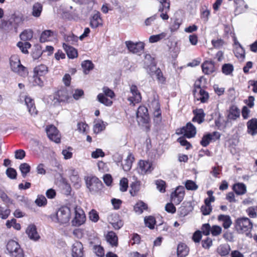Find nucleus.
I'll return each mask as SVG.
<instances>
[{
    "label": "nucleus",
    "instance_id": "nucleus-1",
    "mask_svg": "<svg viewBox=\"0 0 257 257\" xmlns=\"http://www.w3.org/2000/svg\"><path fill=\"white\" fill-rule=\"evenodd\" d=\"M235 228L239 233H245L246 236L251 238L252 234L250 231L252 228V223L246 217H239L235 221Z\"/></svg>",
    "mask_w": 257,
    "mask_h": 257
},
{
    "label": "nucleus",
    "instance_id": "nucleus-2",
    "mask_svg": "<svg viewBox=\"0 0 257 257\" xmlns=\"http://www.w3.org/2000/svg\"><path fill=\"white\" fill-rule=\"evenodd\" d=\"M71 216V212L70 208L67 206L60 207L56 213L52 214L50 218L55 222L60 224L68 223Z\"/></svg>",
    "mask_w": 257,
    "mask_h": 257
},
{
    "label": "nucleus",
    "instance_id": "nucleus-3",
    "mask_svg": "<svg viewBox=\"0 0 257 257\" xmlns=\"http://www.w3.org/2000/svg\"><path fill=\"white\" fill-rule=\"evenodd\" d=\"M10 62L11 69L13 72L23 77L28 75L27 68L21 64L20 59L17 56H12Z\"/></svg>",
    "mask_w": 257,
    "mask_h": 257
},
{
    "label": "nucleus",
    "instance_id": "nucleus-4",
    "mask_svg": "<svg viewBox=\"0 0 257 257\" xmlns=\"http://www.w3.org/2000/svg\"><path fill=\"white\" fill-rule=\"evenodd\" d=\"M76 200V198H74ZM74 202L76 203L74 207L75 211V217L72 220V224L75 226H80L85 221V215L83 210L79 207L78 204L80 203V200L78 199L77 201L75 200Z\"/></svg>",
    "mask_w": 257,
    "mask_h": 257
},
{
    "label": "nucleus",
    "instance_id": "nucleus-5",
    "mask_svg": "<svg viewBox=\"0 0 257 257\" xmlns=\"http://www.w3.org/2000/svg\"><path fill=\"white\" fill-rule=\"evenodd\" d=\"M7 249L12 257H24V254L20 244L14 240L8 241Z\"/></svg>",
    "mask_w": 257,
    "mask_h": 257
},
{
    "label": "nucleus",
    "instance_id": "nucleus-6",
    "mask_svg": "<svg viewBox=\"0 0 257 257\" xmlns=\"http://www.w3.org/2000/svg\"><path fill=\"white\" fill-rule=\"evenodd\" d=\"M87 187L90 192H99L103 188L101 181L95 176H88L85 178Z\"/></svg>",
    "mask_w": 257,
    "mask_h": 257
},
{
    "label": "nucleus",
    "instance_id": "nucleus-7",
    "mask_svg": "<svg viewBox=\"0 0 257 257\" xmlns=\"http://www.w3.org/2000/svg\"><path fill=\"white\" fill-rule=\"evenodd\" d=\"M68 98V94L66 89L59 90L53 96H51V99L54 105L67 101Z\"/></svg>",
    "mask_w": 257,
    "mask_h": 257
},
{
    "label": "nucleus",
    "instance_id": "nucleus-8",
    "mask_svg": "<svg viewBox=\"0 0 257 257\" xmlns=\"http://www.w3.org/2000/svg\"><path fill=\"white\" fill-rule=\"evenodd\" d=\"M125 44L128 50L134 54L142 53L145 48V43L143 42L134 43L132 41H126Z\"/></svg>",
    "mask_w": 257,
    "mask_h": 257
},
{
    "label": "nucleus",
    "instance_id": "nucleus-9",
    "mask_svg": "<svg viewBox=\"0 0 257 257\" xmlns=\"http://www.w3.org/2000/svg\"><path fill=\"white\" fill-rule=\"evenodd\" d=\"M137 118L139 123L143 124L149 122V116L148 108L145 106H140L137 112Z\"/></svg>",
    "mask_w": 257,
    "mask_h": 257
},
{
    "label": "nucleus",
    "instance_id": "nucleus-10",
    "mask_svg": "<svg viewBox=\"0 0 257 257\" xmlns=\"http://www.w3.org/2000/svg\"><path fill=\"white\" fill-rule=\"evenodd\" d=\"M46 132L50 140L56 143L60 142V135L54 125H50L47 126L46 128Z\"/></svg>",
    "mask_w": 257,
    "mask_h": 257
},
{
    "label": "nucleus",
    "instance_id": "nucleus-11",
    "mask_svg": "<svg viewBox=\"0 0 257 257\" xmlns=\"http://www.w3.org/2000/svg\"><path fill=\"white\" fill-rule=\"evenodd\" d=\"M160 3L159 11L161 12L160 17L163 20H167L169 19L168 13L170 11V1L169 0H159Z\"/></svg>",
    "mask_w": 257,
    "mask_h": 257
},
{
    "label": "nucleus",
    "instance_id": "nucleus-12",
    "mask_svg": "<svg viewBox=\"0 0 257 257\" xmlns=\"http://www.w3.org/2000/svg\"><path fill=\"white\" fill-rule=\"evenodd\" d=\"M203 72L205 75H210L215 72L217 68L215 66V63L212 60L205 61L201 65Z\"/></svg>",
    "mask_w": 257,
    "mask_h": 257
},
{
    "label": "nucleus",
    "instance_id": "nucleus-13",
    "mask_svg": "<svg viewBox=\"0 0 257 257\" xmlns=\"http://www.w3.org/2000/svg\"><path fill=\"white\" fill-rule=\"evenodd\" d=\"M178 134H184V136L187 138H193L196 134V127L191 122H188L185 126L182 128L180 133Z\"/></svg>",
    "mask_w": 257,
    "mask_h": 257
},
{
    "label": "nucleus",
    "instance_id": "nucleus-14",
    "mask_svg": "<svg viewBox=\"0 0 257 257\" xmlns=\"http://www.w3.org/2000/svg\"><path fill=\"white\" fill-rule=\"evenodd\" d=\"M67 173L72 183H73V186L76 188H80L81 180L79 177L78 172L73 168H70L67 170Z\"/></svg>",
    "mask_w": 257,
    "mask_h": 257
},
{
    "label": "nucleus",
    "instance_id": "nucleus-15",
    "mask_svg": "<svg viewBox=\"0 0 257 257\" xmlns=\"http://www.w3.org/2000/svg\"><path fill=\"white\" fill-rule=\"evenodd\" d=\"M57 36V34L56 32L51 30H46L42 32L40 37V42L45 43L51 41L53 39H55Z\"/></svg>",
    "mask_w": 257,
    "mask_h": 257
},
{
    "label": "nucleus",
    "instance_id": "nucleus-16",
    "mask_svg": "<svg viewBox=\"0 0 257 257\" xmlns=\"http://www.w3.org/2000/svg\"><path fill=\"white\" fill-rule=\"evenodd\" d=\"M130 90L132 94V96L128 97V100L134 104L140 102L141 101L142 97L137 86L135 85H132Z\"/></svg>",
    "mask_w": 257,
    "mask_h": 257
},
{
    "label": "nucleus",
    "instance_id": "nucleus-17",
    "mask_svg": "<svg viewBox=\"0 0 257 257\" xmlns=\"http://www.w3.org/2000/svg\"><path fill=\"white\" fill-rule=\"evenodd\" d=\"M209 197L205 199V205L202 206L201 210L202 214L204 215H207L210 214L212 210V207L210 206V203L215 200V198L212 195V194H209Z\"/></svg>",
    "mask_w": 257,
    "mask_h": 257
},
{
    "label": "nucleus",
    "instance_id": "nucleus-18",
    "mask_svg": "<svg viewBox=\"0 0 257 257\" xmlns=\"http://www.w3.org/2000/svg\"><path fill=\"white\" fill-rule=\"evenodd\" d=\"M156 66V62L154 58L149 54H147L145 56L144 59V68L146 69L147 72L151 70L155 69Z\"/></svg>",
    "mask_w": 257,
    "mask_h": 257
},
{
    "label": "nucleus",
    "instance_id": "nucleus-19",
    "mask_svg": "<svg viewBox=\"0 0 257 257\" xmlns=\"http://www.w3.org/2000/svg\"><path fill=\"white\" fill-rule=\"evenodd\" d=\"M234 3L235 5V15L244 13L248 8L247 5L243 0H234Z\"/></svg>",
    "mask_w": 257,
    "mask_h": 257
},
{
    "label": "nucleus",
    "instance_id": "nucleus-20",
    "mask_svg": "<svg viewBox=\"0 0 257 257\" xmlns=\"http://www.w3.org/2000/svg\"><path fill=\"white\" fill-rule=\"evenodd\" d=\"M63 48L66 53L67 56L70 59H74L78 56L77 49L66 43H63Z\"/></svg>",
    "mask_w": 257,
    "mask_h": 257
},
{
    "label": "nucleus",
    "instance_id": "nucleus-21",
    "mask_svg": "<svg viewBox=\"0 0 257 257\" xmlns=\"http://www.w3.org/2000/svg\"><path fill=\"white\" fill-rule=\"evenodd\" d=\"M25 101L31 115H36L38 111L36 108L34 100L30 97L26 96L25 98Z\"/></svg>",
    "mask_w": 257,
    "mask_h": 257
},
{
    "label": "nucleus",
    "instance_id": "nucleus-22",
    "mask_svg": "<svg viewBox=\"0 0 257 257\" xmlns=\"http://www.w3.org/2000/svg\"><path fill=\"white\" fill-rule=\"evenodd\" d=\"M26 233L31 239L34 241L38 240L40 238V236L37 231L36 227L33 224L28 226L26 229Z\"/></svg>",
    "mask_w": 257,
    "mask_h": 257
},
{
    "label": "nucleus",
    "instance_id": "nucleus-23",
    "mask_svg": "<svg viewBox=\"0 0 257 257\" xmlns=\"http://www.w3.org/2000/svg\"><path fill=\"white\" fill-rule=\"evenodd\" d=\"M102 20L100 17V14L97 12L94 14L90 19V25L92 28H96L98 26L102 25Z\"/></svg>",
    "mask_w": 257,
    "mask_h": 257
},
{
    "label": "nucleus",
    "instance_id": "nucleus-24",
    "mask_svg": "<svg viewBox=\"0 0 257 257\" xmlns=\"http://www.w3.org/2000/svg\"><path fill=\"white\" fill-rule=\"evenodd\" d=\"M83 248V245L81 242H77L74 244L72 247V256L82 257Z\"/></svg>",
    "mask_w": 257,
    "mask_h": 257
},
{
    "label": "nucleus",
    "instance_id": "nucleus-25",
    "mask_svg": "<svg viewBox=\"0 0 257 257\" xmlns=\"http://www.w3.org/2000/svg\"><path fill=\"white\" fill-rule=\"evenodd\" d=\"M194 116L192 119L193 122H197L199 124L201 123L204 120L205 114L202 109H197L193 110Z\"/></svg>",
    "mask_w": 257,
    "mask_h": 257
},
{
    "label": "nucleus",
    "instance_id": "nucleus-26",
    "mask_svg": "<svg viewBox=\"0 0 257 257\" xmlns=\"http://www.w3.org/2000/svg\"><path fill=\"white\" fill-rule=\"evenodd\" d=\"M152 105L155 107L154 112V119L157 122H161L162 120V114L159 101L155 100L152 102Z\"/></svg>",
    "mask_w": 257,
    "mask_h": 257
},
{
    "label": "nucleus",
    "instance_id": "nucleus-27",
    "mask_svg": "<svg viewBox=\"0 0 257 257\" xmlns=\"http://www.w3.org/2000/svg\"><path fill=\"white\" fill-rule=\"evenodd\" d=\"M247 132L252 136L257 134V119L252 118L247 122Z\"/></svg>",
    "mask_w": 257,
    "mask_h": 257
},
{
    "label": "nucleus",
    "instance_id": "nucleus-28",
    "mask_svg": "<svg viewBox=\"0 0 257 257\" xmlns=\"http://www.w3.org/2000/svg\"><path fill=\"white\" fill-rule=\"evenodd\" d=\"M147 72L151 76H153V75L155 74L157 80L161 83H164L166 81V78L163 76L161 69L159 68H157L156 66L155 67V69L153 70H152L151 69Z\"/></svg>",
    "mask_w": 257,
    "mask_h": 257
},
{
    "label": "nucleus",
    "instance_id": "nucleus-29",
    "mask_svg": "<svg viewBox=\"0 0 257 257\" xmlns=\"http://www.w3.org/2000/svg\"><path fill=\"white\" fill-rule=\"evenodd\" d=\"M193 94L197 100H200L202 103L206 102L209 98L208 92L203 89H200L198 92L196 91Z\"/></svg>",
    "mask_w": 257,
    "mask_h": 257
},
{
    "label": "nucleus",
    "instance_id": "nucleus-30",
    "mask_svg": "<svg viewBox=\"0 0 257 257\" xmlns=\"http://www.w3.org/2000/svg\"><path fill=\"white\" fill-rule=\"evenodd\" d=\"M240 116L239 109L235 105L231 106L229 110L227 115L228 119L229 120H235Z\"/></svg>",
    "mask_w": 257,
    "mask_h": 257
},
{
    "label": "nucleus",
    "instance_id": "nucleus-31",
    "mask_svg": "<svg viewBox=\"0 0 257 257\" xmlns=\"http://www.w3.org/2000/svg\"><path fill=\"white\" fill-rule=\"evenodd\" d=\"M134 158L132 154H129L126 159L122 163V167L123 170L125 171H128L131 170Z\"/></svg>",
    "mask_w": 257,
    "mask_h": 257
},
{
    "label": "nucleus",
    "instance_id": "nucleus-32",
    "mask_svg": "<svg viewBox=\"0 0 257 257\" xmlns=\"http://www.w3.org/2000/svg\"><path fill=\"white\" fill-rule=\"evenodd\" d=\"M236 46L234 53L235 56L238 59H243L245 58V50L238 42H234Z\"/></svg>",
    "mask_w": 257,
    "mask_h": 257
},
{
    "label": "nucleus",
    "instance_id": "nucleus-33",
    "mask_svg": "<svg viewBox=\"0 0 257 257\" xmlns=\"http://www.w3.org/2000/svg\"><path fill=\"white\" fill-rule=\"evenodd\" d=\"M48 72V67L44 64L38 65L34 69V74L41 76H45Z\"/></svg>",
    "mask_w": 257,
    "mask_h": 257
},
{
    "label": "nucleus",
    "instance_id": "nucleus-34",
    "mask_svg": "<svg viewBox=\"0 0 257 257\" xmlns=\"http://www.w3.org/2000/svg\"><path fill=\"white\" fill-rule=\"evenodd\" d=\"M43 10V6L39 3H36L32 7V15L36 18H38L41 16Z\"/></svg>",
    "mask_w": 257,
    "mask_h": 257
},
{
    "label": "nucleus",
    "instance_id": "nucleus-35",
    "mask_svg": "<svg viewBox=\"0 0 257 257\" xmlns=\"http://www.w3.org/2000/svg\"><path fill=\"white\" fill-rule=\"evenodd\" d=\"M139 166L141 170V173H146L151 171L152 165L149 161L141 160L139 162Z\"/></svg>",
    "mask_w": 257,
    "mask_h": 257
},
{
    "label": "nucleus",
    "instance_id": "nucleus-36",
    "mask_svg": "<svg viewBox=\"0 0 257 257\" xmlns=\"http://www.w3.org/2000/svg\"><path fill=\"white\" fill-rule=\"evenodd\" d=\"M218 219L222 222V225L225 229L228 228L232 224L230 217L228 215H220L218 216Z\"/></svg>",
    "mask_w": 257,
    "mask_h": 257
},
{
    "label": "nucleus",
    "instance_id": "nucleus-37",
    "mask_svg": "<svg viewBox=\"0 0 257 257\" xmlns=\"http://www.w3.org/2000/svg\"><path fill=\"white\" fill-rule=\"evenodd\" d=\"M148 209L147 204L142 201H138L134 206V211L138 214H142L144 210Z\"/></svg>",
    "mask_w": 257,
    "mask_h": 257
},
{
    "label": "nucleus",
    "instance_id": "nucleus-38",
    "mask_svg": "<svg viewBox=\"0 0 257 257\" xmlns=\"http://www.w3.org/2000/svg\"><path fill=\"white\" fill-rule=\"evenodd\" d=\"M189 249L186 245L184 243H179L177 247V255L179 257H185L188 253Z\"/></svg>",
    "mask_w": 257,
    "mask_h": 257
},
{
    "label": "nucleus",
    "instance_id": "nucleus-39",
    "mask_svg": "<svg viewBox=\"0 0 257 257\" xmlns=\"http://www.w3.org/2000/svg\"><path fill=\"white\" fill-rule=\"evenodd\" d=\"M106 240L112 246L117 245V237L116 234L113 231L108 232L106 236Z\"/></svg>",
    "mask_w": 257,
    "mask_h": 257
},
{
    "label": "nucleus",
    "instance_id": "nucleus-40",
    "mask_svg": "<svg viewBox=\"0 0 257 257\" xmlns=\"http://www.w3.org/2000/svg\"><path fill=\"white\" fill-rule=\"evenodd\" d=\"M63 37L65 42L68 43L67 44L75 45L78 40V37L73 33L65 34L64 35Z\"/></svg>",
    "mask_w": 257,
    "mask_h": 257
},
{
    "label": "nucleus",
    "instance_id": "nucleus-41",
    "mask_svg": "<svg viewBox=\"0 0 257 257\" xmlns=\"http://www.w3.org/2000/svg\"><path fill=\"white\" fill-rule=\"evenodd\" d=\"M234 71V66L232 64L225 63L222 65L221 71L225 75H232Z\"/></svg>",
    "mask_w": 257,
    "mask_h": 257
},
{
    "label": "nucleus",
    "instance_id": "nucleus-42",
    "mask_svg": "<svg viewBox=\"0 0 257 257\" xmlns=\"http://www.w3.org/2000/svg\"><path fill=\"white\" fill-rule=\"evenodd\" d=\"M22 41L27 42L32 39L33 37V31L31 29L24 30L20 35Z\"/></svg>",
    "mask_w": 257,
    "mask_h": 257
},
{
    "label": "nucleus",
    "instance_id": "nucleus-43",
    "mask_svg": "<svg viewBox=\"0 0 257 257\" xmlns=\"http://www.w3.org/2000/svg\"><path fill=\"white\" fill-rule=\"evenodd\" d=\"M230 250V246L227 244H221L217 249V252L221 256H225L228 254Z\"/></svg>",
    "mask_w": 257,
    "mask_h": 257
},
{
    "label": "nucleus",
    "instance_id": "nucleus-44",
    "mask_svg": "<svg viewBox=\"0 0 257 257\" xmlns=\"http://www.w3.org/2000/svg\"><path fill=\"white\" fill-rule=\"evenodd\" d=\"M81 66L83 69L84 73L87 74L89 71L93 69L94 65L90 60H85L82 62Z\"/></svg>",
    "mask_w": 257,
    "mask_h": 257
},
{
    "label": "nucleus",
    "instance_id": "nucleus-45",
    "mask_svg": "<svg viewBox=\"0 0 257 257\" xmlns=\"http://www.w3.org/2000/svg\"><path fill=\"white\" fill-rule=\"evenodd\" d=\"M144 222L145 225L151 229L154 228V225L156 224L155 218L153 216H146L144 218Z\"/></svg>",
    "mask_w": 257,
    "mask_h": 257
},
{
    "label": "nucleus",
    "instance_id": "nucleus-46",
    "mask_svg": "<svg viewBox=\"0 0 257 257\" xmlns=\"http://www.w3.org/2000/svg\"><path fill=\"white\" fill-rule=\"evenodd\" d=\"M97 98L99 102L106 106H111L112 104V100L107 98L103 93L98 94Z\"/></svg>",
    "mask_w": 257,
    "mask_h": 257
},
{
    "label": "nucleus",
    "instance_id": "nucleus-47",
    "mask_svg": "<svg viewBox=\"0 0 257 257\" xmlns=\"http://www.w3.org/2000/svg\"><path fill=\"white\" fill-rule=\"evenodd\" d=\"M106 126V123L102 120L98 121L93 126V131L95 134H99L103 131Z\"/></svg>",
    "mask_w": 257,
    "mask_h": 257
},
{
    "label": "nucleus",
    "instance_id": "nucleus-48",
    "mask_svg": "<svg viewBox=\"0 0 257 257\" xmlns=\"http://www.w3.org/2000/svg\"><path fill=\"white\" fill-rule=\"evenodd\" d=\"M232 189L234 193H245L246 186L242 183H237L233 185Z\"/></svg>",
    "mask_w": 257,
    "mask_h": 257
},
{
    "label": "nucleus",
    "instance_id": "nucleus-49",
    "mask_svg": "<svg viewBox=\"0 0 257 257\" xmlns=\"http://www.w3.org/2000/svg\"><path fill=\"white\" fill-rule=\"evenodd\" d=\"M17 45L20 48L21 51L24 54H28V49L30 48L31 47V44L28 42H19Z\"/></svg>",
    "mask_w": 257,
    "mask_h": 257
},
{
    "label": "nucleus",
    "instance_id": "nucleus-50",
    "mask_svg": "<svg viewBox=\"0 0 257 257\" xmlns=\"http://www.w3.org/2000/svg\"><path fill=\"white\" fill-rule=\"evenodd\" d=\"M11 213V210L7 206H0V218L6 219Z\"/></svg>",
    "mask_w": 257,
    "mask_h": 257
},
{
    "label": "nucleus",
    "instance_id": "nucleus-51",
    "mask_svg": "<svg viewBox=\"0 0 257 257\" xmlns=\"http://www.w3.org/2000/svg\"><path fill=\"white\" fill-rule=\"evenodd\" d=\"M19 168L21 172L22 175L24 178L26 177L27 174L30 172L31 170L30 166L26 163L21 164L20 165Z\"/></svg>",
    "mask_w": 257,
    "mask_h": 257
},
{
    "label": "nucleus",
    "instance_id": "nucleus-52",
    "mask_svg": "<svg viewBox=\"0 0 257 257\" xmlns=\"http://www.w3.org/2000/svg\"><path fill=\"white\" fill-rule=\"evenodd\" d=\"M184 194H171V200L174 204H179L184 198Z\"/></svg>",
    "mask_w": 257,
    "mask_h": 257
},
{
    "label": "nucleus",
    "instance_id": "nucleus-53",
    "mask_svg": "<svg viewBox=\"0 0 257 257\" xmlns=\"http://www.w3.org/2000/svg\"><path fill=\"white\" fill-rule=\"evenodd\" d=\"M212 141L211 134L208 133L206 135H205L203 136L201 141L200 144L204 147H207L210 143Z\"/></svg>",
    "mask_w": 257,
    "mask_h": 257
},
{
    "label": "nucleus",
    "instance_id": "nucleus-54",
    "mask_svg": "<svg viewBox=\"0 0 257 257\" xmlns=\"http://www.w3.org/2000/svg\"><path fill=\"white\" fill-rule=\"evenodd\" d=\"M166 36V34L165 33H162L158 35L151 36L149 38V42L152 43L157 42L164 38Z\"/></svg>",
    "mask_w": 257,
    "mask_h": 257
},
{
    "label": "nucleus",
    "instance_id": "nucleus-55",
    "mask_svg": "<svg viewBox=\"0 0 257 257\" xmlns=\"http://www.w3.org/2000/svg\"><path fill=\"white\" fill-rule=\"evenodd\" d=\"M47 199L43 195H39L35 200V203L39 207L44 206L47 204Z\"/></svg>",
    "mask_w": 257,
    "mask_h": 257
},
{
    "label": "nucleus",
    "instance_id": "nucleus-56",
    "mask_svg": "<svg viewBox=\"0 0 257 257\" xmlns=\"http://www.w3.org/2000/svg\"><path fill=\"white\" fill-rule=\"evenodd\" d=\"M141 182L139 181L136 180L133 182L131 185V190L129 193H137L139 191L140 189Z\"/></svg>",
    "mask_w": 257,
    "mask_h": 257
},
{
    "label": "nucleus",
    "instance_id": "nucleus-57",
    "mask_svg": "<svg viewBox=\"0 0 257 257\" xmlns=\"http://www.w3.org/2000/svg\"><path fill=\"white\" fill-rule=\"evenodd\" d=\"M13 22L17 26L21 25L24 21V17L22 14L14 15L13 17Z\"/></svg>",
    "mask_w": 257,
    "mask_h": 257
},
{
    "label": "nucleus",
    "instance_id": "nucleus-58",
    "mask_svg": "<svg viewBox=\"0 0 257 257\" xmlns=\"http://www.w3.org/2000/svg\"><path fill=\"white\" fill-rule=\"evenodd\" d=\"M41 76H39L34 74L33 77V85L34 86H39L42 87L44 85V82L43 80L40 78Z\"/></svg>",
    "mask_w": 257,
    "mask_h": 257
},
{
    "label": "nucleus",
    "instance_id": "nucleus-59",
    "mask_svg": "<svg viewBox=\"0 0 257 257\" xmlns=\"http://www.w3.org/2000/svg\"><path fill=\"white\" fill-rule=\"evenodd\" d=\"M155 184L158 190L161 192L166 191V182L162 180H157L155 181Z\"/></svg>",
    "mask_w": 257,
    "mask_h": 257
},
{
    "label": "nucleus",
    "instance_id": "nucleus-60",
    "mask_svg": "<svg viewBox=\"0 0 257 257\" xmlns=\"http://www.w3.org/2000/svg\"><path fill=\"white\" fill-rule=\"evenodd\" d=\"M72 148L69 147L66 149H64L62 151V154L64 156V158L65 160L70 159L72 157Z\"/></svg>",
    "mask_w": 257,
    "mask_h": 257
},
{
    "label": "nucleus",
    "instance_id": "nucleus-61",
    "mask_svg": "<svg viewBox=\"0 0 257 257\" xmlns=\"http://www.w3.org/2000/svg\"><path fill=\"white\" fill-rule=\"evenodd\" d=\"M120 190L121 192L126 191L128 188V180L126 178H122L119 182Z\"/></svg>",
    "mask_w": 257,
    "mask_h": 257
},
{
    "label": "nucleus",
    "instance_id": "nucleus-62",
    "mask_svg": "<svg viewBox=\"0 0 257 257\" xmlns=\"http://www.w3.org/2000/svg\"><path fill=\"white\" fill-rule=\"evenodd\" d=\"M102 91L103 94L106 97H110V98H113L115 96L114 92L111 89L109 88L108 87H103L102 88Z\"/></svg>",
    "mask_w": 257,
    "mask_h": 257
},
{
    "label": "nucleus",
    "instance_id": "nucleus-63",
    "mask_svg": "<svg viewBox=\"0 0 257 257\" xmlns=\"http://www.w3.org/2000/svg\"><path fill=\"white\" fill-rule=\"evenodd\" d=\"M201 233L204 235H208L210 233L211 226L208 223H205L202 225L201 228Z\"/></svg>",
    "mask_w": 257,
    "mask_h": 257
},
{
    "label": "nucleus",
    "instance_id": "nucleus-64",
    "mask_svg": "<svg viewBox=\"0 0 257 257\" xmlns=\"http://www.w3.org/2000/svg\"><path fill=\"white\" fill-rule=\"evenodd\" d=\"M222 231V228L218 225H213L211 227L210 233L213 236H217L219 235Z\"/></svg>",
    "mask_w": 257,
    "mask_h": 257
}]
</instances>
